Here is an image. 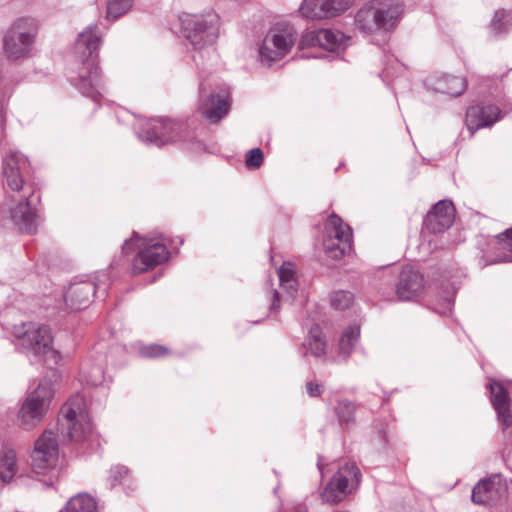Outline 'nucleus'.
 <instances>
[{"label":"nucleus","instance_id":"nucleus-3","mask_svg":"<svg viewBox=\"0 0 512 512\" xmlns=\"http://www.w3.org/2000/svg\"><path fill=\"white\" fill-rule=\"evenodd\" d=\"M401 12L400 0H372L358 10L355 24L365 34L388 30L395 26Z\"/></svg>","mask_w":512,"mask_h":512},{"label":"nucleus","instance_id":"nucleus-35","mask_svg":"<svg viewBox=\"0 0 512 512\" xmlns=\"http://www.w3.org/2000/svg\"><path fill=\"white\" fill-rule=\"evenodd\" d=\"M81 374L83 380L88 385L98 386L103 382V371L101 367H93L91 371H86L84 368H81Z\"/></svg>","mask_w":512,"mask_h":512},{"label":"nucleus","instance_id":"nucleus-39","mask_svg":"<svg viewBox=\"0 0 512 512\" xmlns=\"http://www.w3.org/2000/svg\"><path fill=\"white\" fill-rule=\"evenodd\" d=\"M128 474V468L125 466L117 465L111 468L110 476L108 478L111 487L116 486Z\"/></svg>","mask_w":512,"mask_h":512},{"label":"nucleus","instance_id":"nucleus-41","mask_svg":"<svg viewBox=\"0 0 512 512\" xmlns=\"http://www.w3.org/2000/svg\"><path fill=\"white\" fill-rule=\"evenodd\" d=\"M272 303L270 305V311L277 312L280 308L279 293L276 289L270 291Z\"/></svg>","mask_w":512,"mask_h":512},{"label":"nucleus","instance_id":"nucleus-17","mask_svg":"<svg viewBox=\"0 0 512 512\" xmlns=\"http://www.w3.org/2000/svg\"><path fill=\"white\" fill-rule=\"evenodd\" d=\"M349 37L332 29H318L306 33L301 40L303 46H319L331 52L343 50Z\"/></svg>","mask_w":512,"mask_h":512},{"label":"nucleus","instance_id":"nucleus-44","mask_svg":"<svg viewBox=\"0 0 512 512\" xmlns=\"http://www.w3.org/2000/svg\"><path fill=\"white\" fill-rule=\"evenodd\" d=\"M202 57V53L199 52L197 55H194V61L196 62V64L199 66V60L198 58Z\"/></svg>","mask_w":512,"mask_h":512},{"label":"nucleus","instance_id":"nucleus-20","mask_svg":"<svg viewBox=\"0 0 512 512\" xmlns=\"http://www.w3.org/2000/svg\"><path fill=\"white\" fill-rule=\"evenodd\" d=\"M424 289L423 275L411 266H405L399 273L396 293L401 300H411L421 294Z\"/></svg>","mask_w":512,"mask_h":512},{"label":"nucleus","instance_id":"nucleus-45","mask_svg":"<svg viewBox=\"0 0 512 512\" xmlns=\"http://www.w3.org/2000/svg\"><path fill=\"white\" fill-rule=\"evenodd\" d=\"M386 77L389 76L388 68H385Z\"/></svg>","mask_w":512,"mask_h":512},{"label":"nucleus","instance_id":"nucleus-27","mask_svg":"<svg viewBox=\"0 0 512 512\" xmlns=\"http://www.w3.org/2000/svg\"><path fill=\"white\" fill-rule=\"evenodd\" d=\"M302 348L305 350L304 355L310 352L316 358L325 356L326 342L322 339L321 330L317 325L310 329Z\"/></svg>","mask_w":512,"mask_h":512},{"label":"nucleus","instance_id":"nucleus-19","mask_svg":"<svg viewBox=\"0 0 512 512\" xmlns=\"http://www.w3.org/2000/svg\"><path fill=\"white\" fill-rule=\"evenodd\" d=\"M454 206L449 200H441L436 203L424 218V226L433 233H443L451 227L454 221Z\"/></svg>","mask_w":512,"mask_h":512},{"label":"nucleus","instance_id":"nucleus-21","mask_svg":"<svg viewBox=\"0 0 512 512\" xmlns=\"http://www.w3.org/2000/svg\"><path fill=\"white\" fill-rule=\"evenodd\" d=\"M97 290H100V284L92 281L71 283L64 296L66 305L72 310L84 309L89 305Z\"/></svg>","mask_w":512,"mask_h":512},{"label":"nucleus","instance_id":"nucleus-4","mask_svg":"<svg viewBox=\"0 0 512 512\" xmlns=\"http://www.w3.org/2000/svg\"><path fill=\"white\" fill-rule=\"evenodd\" d=\"M54 392L52 379L49 376L43 377L23 401L17 414L18 426L29 431L42 423L50 408Z\"/></svg>","mask_w":512,"mask_h":512},{"label":"nucleus","instance_id":"nucleus-18","mask_svg":"<svg viewBox=\"0 0 512 512\" xmlns=\"http://www.w3.org/2000/svg\"><path fill=\"white\" fill-rule=\"evenodd\" d=\"M200 113L211 123H215L227 115L230 103L225 93L206 94L203 84H200Z\"/></svg>","mask_w":512,"mask_h":512},{"label":"nucleus","instance_id":"nucleus-29","mask_svg":"<svg viewBox=\"0 0 512 512\" xmlns=\"http://www.w3.org/2000/svg\"><path fill=\"white\" fill-rule=\"evenodd\" d=\"M59 512H97V505L90 495L79 493L70 498L64 509Z\"/></svg>","mask_w":512,"mask_h":512},{"label":"nucleus","instance_id":"nucleus-40","mask_svg":"<svg viewBox=\"0 0 512 512\" xmlns=\"http://www.w3.org/2000/svg\"><path fill=\"white\" fill-rule=\"evenodd\" d=\"M306 390H307V393L311 397H318V396L321 395V393L323 391V386L321 384H318V383L307 382L306 383Z\"/></svg>","mask_w":512,"mask_h":512},{"label":"nucleus","instance_id":"nucleus-31","mask_svg":"<svg viewBox=\"0 0 512 512\" xmlns=\"http://www.w3.org/2000/svg\"><path fill=\"white\" fill-rule=\"evenodd\" d=\"M132 7V0H108L107 19L117 20Z\"/></svg>","mask_w":512,"mask_h":512},{"label":"nucleus","instance_id":"nucleus-24","mask_svg":"<svg viewBox=\"0 0 512 512\" xmlns=\"http://www.w3.org/2000/svg\"><path fill=\"white\" fill-rule=\"evenodd\" d=\"M429 85L436 92L457 97L465 91L467 81L462 77L443 74L429 79Z\"/></svg>","mask_w":512,"mask_h":512},{"label":"nucleus","instance_id":"nucleus-11","mask_svg":"<svg viewBox=\"0 0 512 512\" xmlns=\"http://www.w3.org/2000/svg\"><path fill=\"white\" fill-rule=\"evenodd\" d=\"M360 481L361 473L355 463H345L324 487L321 493L322 501L330 504L343 501L358 488Z\"/></svg>","mask_w":512,"mask_h":512},{"label":"nucleus","instance_id":"nucleus-12","mask_svg":"<svg viewBox=\"0 0 512 512\" xmlns=\"http://www.w3.org/2000/svg\"><path fill=\"white\" fill-rule=\"evenodd\" d=\"M136 129L137 136L142 142L155 146H163L184 139L182 136L184 125L169 119L159 118L139 122Z\"/></svg>","mask_w":512,"mask_h":512},{"label":"nucleus","instance_id":"nucleus-42","mask_svg":"<svg viewBox=\"0 0 512 512\" xmlns=\"http://www.w3.org/2000/svg\"><path fill=\"white\" fill-rule=\"evenodd\" d=\"M294 512H307L305 506H303L302 504H298L297 506L294 507Z\"/></svg>","mask_w":512,"mask_h":512},{"label":"nucleus","instance_id":"nucleus-28","mask_svg":"<svg viewBox=\"0 0 512 512\" xmlns=\"http://www.w3.org/2000/svg\"><path fill=\"white\" fill-rule=\"evenodd\" d=\"M512 28V13L504 9L497 10L489 25V32L494 37L507 34Z\"/></svg>","mask_w":512,"mask_h":512},{"label":"nucleus","instance_id":"nucleus-15","mask_svg":"<svg viewBox=\"0 0 512 512\" xmlns=\"http://www.w3.org/2000/svg\"><path fill=\"white\" fill-rule=\"evenodd\" d=\"M508 497L506 482L498 475L480 481L472 490V501L476 504L497 506L503 504Z\"/></svg>","mask_w":512,"mask_h":512},{"label":"nucleus","instance_id":"nucleus-1","mask_svg":"<svg viewBox=\"0 0 512 512\" xmlns=\"http://www.w3.org/2000/svg\"><path fill=\"white\" fill-rule=\"evenodd\" d=\"M28 167L26 157L17 152L7 154L2 162L3 183L11 191H23V199L9 210L10 218L20 231L33 234L38 228V216L35 208L31 206L30 198L34 191L25 185V174Z\"/></svg>","mask_w":512,"mask_h":512},{"label":"nucleus","instance_id":"nucleus-13","mask_svg":"<svg viewBox=\"0 0 512 512\" xmlns=\"http://www.w3.org/2000/svg\"><path fill=\"white\" fill-rule=\"evenodd\" d=\"M323 248L327 257L335 260L341 259L352 248L351 228L337 215L327 221Z\"/></svg>","mask_w":512,"mask_h":512},{"label":"nucleus","instance_id":"nucleus-22","mask_svg":"<svg viewBox=\"0 0 512 512\" xmlns=\"http://www.w3.org/2000/svg\"><path fill=\"white\" fill-rule=\"evenodd\" d=\"M500 119V110L494 105H474L467 109L465 123L473 135L478 129L493 125Z\"/></svg>","mask_w":512,"mask_h":512},{"label":"nucleus","instance_id":"nucleus-23","mask_svg":"<svg viewBox=\"0 0 512 512\" xmlns=\"http://www.w3.org/2000/svg\"><path fill=\"white\" fill-rule=\"evenodd\" d=\"M491 402L497 415V420L502 429L506 430L512 426V413L510 410V397L504 386L498 382L489 384Z\"/></svg>","mask_w":512,"mask_h":512},{"label":"nucleus","instance_id":"nucleus-6","mask_svg":"<svg viewBox=\"0 0 512 512\" xmlns=\"http://www.w3.org/2000/svg\"><path fill=\"white\" fill-rule=\"evenodd\" d=\"M13 336L16 346L23 348L28 355L44 359L54 353L53 337L47 325L23 322L14 326Z\"/></svg>","mask_w":512,"mask_h":512},{"label":"nucleus","instance_id":"nucleus-36","mask_svg":"<svg viewBox=\"0 0 512 512\" xmlns=\"http://www.w3.org/2000/svg\"><path fill=\"white\" fill-rule=\"evenodd\" d=\"M264 155L260 148H254L246 153L245 163L248 168L257 169L263 163Z\"/></svg>","mask_w":512,"mask_h":512},{"label":"nucleus","instance_id":"nucleus-34","mask_svg":"<svg viewBox=\"0 0 512 512\" xmlns=\"http://www.w3.org/2000/svg\"><path fill=\"white\" fill-rule=\"evenodd\" d=\"M497 239L501 249H507L511 252L509 255L501 257L499 261L512 262V228L506 230L504 233L499 234Z\"/></svg>","mask_w":512,"mask_h":512},{"label":"nucleus","instance_id":"nucleus-30","mask_svg":"<svg viewBox=\"0 0 512 512\" xmlns=\"http://www.w3.org/2000/svg\"><path fill=\"white\" fill-rule=\"evenodd\" d=\"M360 335V329L356 326H350L343 332L339 340V354L346 359L355 347Z\"/></svg>","mask_w":512,"mask_h":512},{"label":"nucleus","instance_id":"nucleus-9","mask_svg":"<svg viewBox=\"0 0 512 512\" xmlns=\"http://www.w3.org/2000/svg\"><path fill=\"white\" fill-rule=\"evenodd\" d=\"M37 24L32 18H20L14 22L4 38L8 58L18 60L28 57L37 35Z\"/></svg>","mask_w":512,"mask_h":512},{"label":"nucleus","instance_id":"nucleus-2","mask_svg":"<svg viewBox=\"0 0 512 512\" xmlns=\"http://www.w3.org/2000/svg\"><path fill=\"white\" fill-rule=\"evenodd\" d=\"M102 35L97 25L86 27L75 42V55L81 64L78 76L72 81L85 96L98 101L104 91L101 70L96 62Z\"/></svg>","mask_w":512,"mask_h":512},{"label":"nucleus","instance_id":"nucleus-14","mask_svg":"<svg viewBox=\"0 0 512 512\" xmlns=\"http://www.w3.org/2000/svg\"><path fill=\"white\" fill-rule=\"evenodd\" d=\"M58 441L52 431H44L36 440L31 453V466L34 473L46 475L55 472L58 462Z\"/></svg>","mask_w":512,"mask_h":512},{"label":"nucleus","instance_id":"nucleus-33","mask_svg":"<svg viewBox=\"0 0 512 512\" xmlns=\"http://www.w3.org/2000/svg\"><path fill=\"white\" fill-rule=\"evenodd\" d=\"M354 296L345 290L335 291L331 295V305L338 310H345L353 303Z\"/></svg>","mask_w":512,"mask_h":512},{"label":"nucleus","instance_id":"nucleus-5","mask_svg":"<svg viewBox=\"0 0 512 512\" xmlns=\"http://www.w3.org/2000/svg\"><path fill=\"white\" fill-rule=\"evenodd\" d=\"M134 249H138L132 260L134 274H141L153 269L169 258V251L163 242L153 238H141L137 232H134L133 237L125 240L122 245L124 254L130 253Z\"/></svg>","mask_w":512,"mask_h":512},{"label":"nucleus","instance_id":"nucleus-32","mask_svg":"<svg viewBox=\"0 0 512 512\" xmlns=\"http://www.w3.org/2000/svg\"><path fill=\"white\" fill-rule=\"evenodd\" d=\"M355 405L348 400H341L336 406L339 422L349 425L354 421Z\"/></svg>","mask_w":512,"mask_h":512},{"label":"nucleus","instance_id":"nucleus-10","mask_svg":"<svg viewBox=\"0 0 512 512\" xmlns=\"http://www.w3.org/2000/svg\"><path fill=\"white\" fill-rule=\"evenodd\" d=\"M297 40L292 26L277 24L267 33L259 48L261 63L270 66L285 57Z\"/></svg>","mask_w":512,"mask_h":512},{"label":"nucleus","instance_id":"nucleus-8","mask_svg":"<svg viewBox=\"0 0 512 512\" xmlns=\"http://www.w3.org/2000/svg\"><path fill=\"white\" fill-rule=\"evenodd\" d=\"M179 19L183 36L195 50L201 51L218 38L219 19L215 13L183 14Z\"/></svg>","mask_w":512,"mask_h":512},{"label":"nucleus","instance_id":"nucleus-16","mask_svg":"<svg viewBox=\"0 0 512 512\" xmlns=\"http://www.w3.org/2000/svg\"><path fill=\"white\" fill-rule=\"evenodd\" d=\"M349 6V0H303L299 12L308 19H325L340 15Z\"/></svg>","mask_w":512,"mask_h":512},{"label":"nucleus","instance_id":"nucleus-38","mask_svg":"<svg viewBox=\"0 0 512 512\" xmlns=\"http://www.w3.org/2000/svg\"><path fill=\"white\" fill-rule=\"evenodd\" d=\"M141 356L147 358H158L168 353V349L158 344L143 346L139 350Z\"/></svg>","mask_w":512,"mask_h":512},{"label":"nucleus","instance_id":"nucleus-26","mask_svg":"<svg viewBox=\"0 0 512 512\" xmlns=\"http://www.w3.org/2000/svg\"><path fill=\"white\" fill-rule=\"evenodd\" d=\"M278 278L280 287L290 296L294 297L298 281L295 276V266L291 262H284L278 269Z\"/></svg>","mask_w":512,"mask_h":512},{"label":"nucleus","instance_id":"nucleus-43","mask_svg":"<svg viewBox=\"0 0 512 512\" xmlns=\"http://www.w3.org/2000/svg\"><path fill=\"white\" fill-rule=\"evenodd\" d=\"M317 466H318V469L320 470L321 473H323V457L322 456H319L318 458V462H317Z\"/></svg>","mask_w":512,"mask_h":512},{"label":"nucleus","instance_id":"nucleus-25","mask_svg":"<svg viewBox=\"0 0 512 512\" xmlns=\"http://www.w3.org/2000/svg\"><path fill=\"white\" fill-rule=\"evenodd\" d=\"M17 472L16 452L9 447H3L0 452V479L7 483Z\"/></svg>","mask_w":512,"mask_h":512},{"label":"nucleus","instance_id":"nucleus-7","mask_svg":"<svg viewBox=\"0 0 512 512\" xmlns=\"http://www.w3.org/2000/svg\"><path fill=\"white\" fill-rule=\"evenodd\" d=\"M92 430L84 397L80 394L72 396L61 408L58 431L70 440L82 441L91 435Z\"/></svg>","mask_w":512,"mask_h":512},{"label":"nucleus","instance_id":"nucleus-37","mask_svg":"<svg viewBox=\"0 0 512 512\" xmlns=\"http://www.w3.org/2000/svg\"><path fill=\"white\" fill-rule=\"evenodd\" d=\"M440 288L442 290L440 297L443 300L446 307L448 309H450L453 304V301H454V296L457 291V286L454 283L449 282V283H441Z\"/></svg>","mask_w":512,"mask_h":512}]
</instances>
